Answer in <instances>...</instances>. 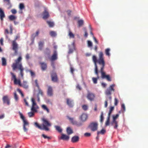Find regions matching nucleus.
Instances as JSON below:
<instances>
[{
	"label": "nucleus",
	"instance_id": "5701e85b",
	"mask_svg": "<svg viewBox=\"0 0 148 148\" xmlns=\"http://www.w3.org/2000/svg\"><path fill=\"white\" fill-rule=\"evenodd\" d=\"M47 95L49 96H51L53 95L52 89L51 87H48L47 90Z\"/></svg>",
	"mask_w": 148,
	"mask_h": 148
},
{
	"label": "nucleus",
	"instance_id": "603ef678",
	"mask_svg": "<svg viewBox=\"0 0 148 148\" xmlns=\"http://www.w3.org/2000/svg\"><path fill=\"white\" fill-rule=\"evenodd\" d=\"M42 136L45 139L47 138L48 139H49L51 138L50 137L47 136L45 135L44 134H42Z\"/></svg>",
	"mask_w": 148,
	"mask_h": 148
},
{
	"label": "nucleus",
	"instance_id": "79ce46f5",
	"mask_svg": "<svg viewBox=\"0 0 148 148\" xmlns=\"http://www.w3.org/2000/svg\"><path fill=\"white\" fill-rule=\"evenodd\" d=\"M119 116V114H117L115 115H113V120L114 121H116V119L118 118V117Z\"/></svg>",
	"mask_w": 148,
	"mask_h": 148
},
{
	"label": "nucleus",
	"instance_id": "37998d69",
	"mask_svg": "<svg viewBox=\"0 0 148 148\" xmlns=\"http://www.w3.org/2000/svg\"><path fill=\"white\" fill-rule=\"evenodd\" d=\"M69 36L70 38H73L74 37V35L70 30L69 32Z\"/></svg>",
	"mask_w": 148,
	"mask_h": 148
},
{
	"label": "nucleus",
	"instance_id": "f257e3e1",
	"mask_svg": "<svg viewBox=\"0 0 148 148\" xmlns=\"http://www.w3.org/2000/svg\"><path fill=\"white\" fill-rule=\"evenodd\" d=\"M99 58L98 60V63L101 66L100 72L101 73V77L103 79L106 78L107 81L110 82L111 81L110 76L106 75L105 72L103 71V69L105 65V62L103 58V54L102 51H100L99 53Z\"/></svg>",
	"mask_w": 148,
	"mask_h": 148
},
{
	"label": "nucleus",
	"instance_id": "4d7b16f0",
	"mask_svg": "<svg viewBox=\"0 0 148 148\" xmlns=\"http://www.w3.org/2000/svg\"><path fill=\"white\" fill-rule=\"evenodd\" d=\"M29 72L30 73L31 75L32 76H34L35 75V73L34 72L31 71H29Z\"/></svg>",
	"mask_w": 148,
	"mask_h": 148
},
{
	"label": "nucleus",
	"instance_id": "b1692460",
	"mask_svg": "<svg viewBox=\"0 0 148 148\" xmlns=\"http://www.w3.org/2000/svg\"><path fill=\"white\" fill-rule=\"evenodd\" d=\"M66 131L68 135H70L73 133V130L70 127H67Z\"/></svg>",
	"mask_w": 148,
	"mask_h": 148
},
{
	"label": "nucleus",
	"instance_id": "49530a36",
	"mask_svg": "<svg viewBox=\"0 0 148 148\" xmlns=\"http://www.w3.org/2000/svg\"><path fill=\"white\" fill-rule=\"evenodd\" d=\"M14 97L16 101H17L18 100V97L16 92H14Z\"/></svg>",
	"mask_w": 148,
	"mask_h": 148
},
{
	"label": "nucleus",
	"instance_id": "20e7f679",
	"mask_svg": "<svg viewBox=\"0 0 148 148\" xmlns=\"http://www.w3.org/2000/svg\"><path fill=\"white\" fill-rule=\"evenodd\" d=\"M92 60L95 66V73L97 76V78L93 77L92 80L94 83L96 84L97 83V79L99 78L98 67L97 64V63L98 62V60H97L96 56L94 55L92 57Z\"/></svg>",
	"mask_w": 148,
	"mask_h": 148
},
{
	"label": "nucleus",
	"instance_id": "6e6552de",
	"mask_svg": "<svg viewBox=\"0 0 148 148\" xmlns=\"http://www.w3.org/2000/svg\"><path fill=\"white\" fill-rule=\"evenodd\" d=\"M31 101L32 102V106L31 108V110L33 112H36L37 111V109L39 108V107L35 102V99L34 98H32L31 99Z\"/></svg>",
	"mask_w": 148,
	"mask_h": 148
},
{
	"label": "nucleus",
	"instance_id": "f8f14e48",
	"mask_svg": "<svg viewBox=\"0 0 148 148\" xmlns=\"http://www.w3.org/2000/svg\"><path fill=\"white\" fill-rule=\"evenodd\" d=\"M52 81L53 82H57L58 81V77L56 73L53 72L51 74Z\"/></svg>",
	"mask_w": 148,
	"mask_h": 148
},
{
	"label": "nucleus",
	"instance_id": "c756f323",
	"mask_svg": "<svg viewBox=\"0 0 148 148\" xmlns=\"http://www.w3.org/2000/svg\"><path fill=\"white\" fill-rule=\"evenodd\" d=\"M47 22L50 27H53L54 26V23L53 22L50 21H47Z\"/></svg>",
	"mask_w": 148,
	"mask_h": 148
},
{
	"label": "nucleus",
	"instance_id": "72a5a7b5",
	"mask_svg": "<svg viewBox=\"0 0 148 148\" xmlns=\"http://www.w3.org/2000/svg\"><path fill=\"white\" fill-rule=\"evenodd\" d=\"M114 107L113 106H112L110 108L108 116H110L111 114L112 113V111L114 110Z\"/></svg>",
	"mask_w": 148,
	"mask_h": 148
},
{
	"label": "nucleus",
	"instance_id": "09e8293b",
	"mask_svg": "<svg viewBox=\"0 0 148 148\" xmlns=\"http://www.w3.org/2000/svg\"><path fill=\"white\" fill-rule=\"evenodd\" d=\"M15 84H18L20 86H21V81L20 80H18L16 79V81L15 83H14Z\"/></svg>",
	"mask_w": 148,
	"mask_h": 148
},
{
	"label": "nucleus",
	"instance_id": "69168bd1",
	"mask_svg": "<svg viewBox=\"0 0 148 148\" xmlns=\"http://www.w3.org/2000/svg\"><path fill=\"white\" fill-rule=\"evenodd\" d=\"M121 107L123 109L124 111H125V108L124 104H123L121 105Z\"/></svg>",
	"mask_w": 148,
	"mask_h": 148
},
{
	"label": "nucleus",
	"instance_id": "9d476101",
	"mask_svg": "<svg viewBox=\"0 0 148 148\" xmlns=\"http://www.w3.org/2000/svg\"><path fill=\"white\" fill-rule=\"evenodd\" d=\"M18 45L15 40H13L12 42V49L14 51V54L16 55L18 53Z\"/></svg>",
	"mask_w": 148,
	"mask_h": 148
},
{
	"label": "nucleus",
	"instance_id": "a211bd4d",
	"mask_svg": "<svg viewBox=\"0 0 148 148\" xmlns=\"http://www.w3.org/2000/svg\"><path fill=\"white\" fill-rule=\"evenodd\" d=\"M79 136H75L72 138L71 141L73 143H75L77 142L79 140Z\"/></svg>",
	"mask_w": 148,
	"mask_h": 148
},
{
	"label": "nucleus",
	"instance_id": "aec40b11",
	"mask_svg": "<svg viewBox=\"0 0 148 148\" xmlns=\"http://www.w3.org/2000/svg\"><path fill=\"white\" fill-rule=\"evenodd\" d=\"M57 51H54L53 52V54L52 56L51 60H54L57 59Z\"/></svg>",
	"mask_w": 148,
	"mask_h": 148
},
{
	"label": "nucleus",
	"instance_id": "a878e982",
	"mask_svg": "<svg viewBox=\"0 0 148 148\" xmlns=\"http://www.w3.org/2000/svg\"><path fill=\"white\" fill-rule=\"evenodd\" d=\"M110 49L109 48H107L105 50V53L106 55L108 57H110Z\"/></svg>",
	"mask_w": 148,
	"mask_h": 148
},
{
	"label": "nucleus",
	"instance_id": "473e14b6",
	"mask_svg": "<svg viewBox=\"0 0 148 148\" xmlns=\"http://www.w3.org/2000/svg\"><path fill=\"white\" fill-rule=\"evenodd\" d=\"M79 27L82 26L84 23V21L82 20H78L77 22Z\"/></svg>",
	"mask_w": 148,
	"mask_h": 148
},
{
	"label": "nucleus",
	"instance_id": "a18cd8bd",
	"mask_svg": "<svg viewBox=\"0 0 148 148\" xmlns=\"http://www.w3.org/2000/svg\"><path fill=\"white\" fill-rule=\"evenodd\" d=\"M82 107L83 109L85 111H86L88 109V106L86 105H84Z\"/></svg>",
	"mask_w": 148,
	"mask_h": 148
},
{
	"label": "nucleus",
	"instance_id": "052dcab7",
	"mask_svg": "<svg viewBox=\"0 0 148 148\" xmlns=\"http://www.w3.org/2000/svg\"><path fill=\"white\" fill-rule=\"evenodd\" d=\"M30 58L29 55L28 53H27L26 55L25 56V58L26 60H29Z\"/></svg>",
	"mask_w": 148,
	"mask_h": 148
},
{
	"label": "nucleus",
	"instance_id": "1a4fd4ad",
	"mask_svg": "<svg viewBox=\"0 0 148 148\" xmlns=\"http://www.w3.org/2000/svg\"><path fill=\"white\" fill-rule=\"evenodd\" d=\"M67 117L73 125H75L77 127H79L82 125V123L81 122H78L74 120L73 118H70L69 116H68Z\"/></svg>",
	"mask_w": 148,
	"mask_h": 148
},
{
	"label": "nucleus",
	"instance_id": "f3484780",
	"mask_svg": "<svg viewBox=\"0 0 148 148\" xmlns=\"http://www.w3.org/2000/svg\"><path fill=\"white\" fill-rule=\"evenodd\" d=\"M69 138V136L63 134H61V136L60 138L61 139L63 140H68Z\"/></svg>",
	"mask_w": 148,
	"mask_h": 148
},
{
	"label": "nucleus",
	"instance_id": "2eb2a0df",
	"mask_svg": "<svg viewBox=\"0 0 148 148\" xmlns=\"http://www.w3.org/2000/svg\"><path fill=\"white\" fill-rule=\"evenodd\" d=\"M88 118V116L86 114L83 113L80 117V120L82 121H85Z\"/></svg>",
	"mask_w": 148,
	"mask_h": 148
},
{
	"label": "nucleus",
	"instance_id": "3c124183",
	"mask_svg": "<svg viewBox=\"0 0 148 148\" xmlns=\"http://www.w3.org/2000/svg\"><path fill=\"white\" fill-rule=\"evenodd\" d=\"M38 88V95L40 94L41 95H43V93L42 91L40 89V88Z\"/></svg>",
	"mask_w": 148,
	"mask_h": 148
},
{
	"label": "nucleus",
	"instance_id": "8fccbe9b",
	"mask_svg": "<svg viewBox=\"0 0 148 148\" xmlns=\"http://www.w3.org/2000/svg\"><path fill=\"white\" fill-rule=\"evenodd\" d=\"M114 105L115 106H117L119 102L118 100L116 98H115L114 99Z\"/></svg>",
	"mask_w": 148,
	"mask_h": 148
},
{
	"label": "nucleus",
	"instance_id": "0e129e2a",
	"mask_svg": "<svg viewBox=\"0 0 148 148\" xmlns=\"http://www.w3.org/2000/svg\"><path fill=\"white\" fill-rule=\"evenodd\" d=\"M9 32H8V30L7 29H5V30L4 34L5 35L8 34Z\"/></svg>",
	"mask_w": 148,
	"mask_h": 148
},
{
	"label": "nucleus",
	"instance_id": "de8ad7c7",
	"mask_svg": "<svg viewBox=\"0 0 148 148\" xmlns=\"http://www.w3.org/2000/svg\"><path fill=\"white\" fill-rule=\"evenodd\" d=\"M88 46L89 47H92V43L89 40L87 41Z\"/></svg>",
	"mask_w": 148,
	"mask_h": 148
},
{
	"label": "nucleus",
	"instance_id": "338daca9",
	"mask_svg": "<svg viewBox=\"0 0 148 148\" xmlns=\"http://www.w3.org/2000/svg\"><path fill=\"white\" fill-rule=\"evenodd\" d=\"M88 36V34L87 32V31L85 30V34H84V36L85 37H87Z\"/></svg>",
	"mask_w": 148,
	"mask_h": 148
},
{
	"label": "nucleus",
	"instance_id": "58836bf2",
	"mask_svg": "<svg viewBox=\"0 0 148 148\" xmlns=\"http://www.w3.org/2000/svg\"><path fill=\"white\" fill-rule=\"evenodd\" d=\"M9 18L10 20L13 21L14 20L16 19V17L14 15H11L9 16Z\"/></svg>",
	"mask_w": 148,
	"mask_h": 148
},
{
	"label": "nucleus",
	"instance_id": "e2e57ef3",
	"mask_svg": "<svg viewBox=\"0 0 148 148\" xmlns=\"http://www.w3.org/2000/svg\"><path fill=\"white\" fill-rule=\"evenodd\" d=\"M76 88L77 89H78L79 90H81L82 89L81 86L79 84L77 85L76 86Z\"/></svg>",
	"mask_w": 148,
	"mask_h": 148
},
{
	"label": "nucleus",
	"instance_id": "a19ab883",
	"mask_svg": "<svg viewBox=\"0 0 148 148\" xmlns=\"http://www.w3.org/2000/svg\"><path fill=\"white\" fill-rule=\"evenodd\" d=\"M106 132V130L104 129H102L100 131H98L97 133V135L99 134H104Z\"/></svg>",
	"mask_w": 148,
	"mask_h": 148
},
{
	"label": "nucleus",
	"instance_id": "13d9d810",
	"mask_svg": "<svg viewBox=\"0 0 148 148\" xmlns=\"http://www.w3.org/2000/svg\"><path fill=\"white\" fill-rule=\"evenodd\" d=\"M12 13L14 14H16L17 13V11L15 9H13L11 10Z\"/></svg>",
	"mask_w": 148,
	"mask_h": 148
},
{
	"label": "nucleus",
	"instance_id": "6ab92c4d",
	"mask_svg": "<svg viewBox=\"0 0 148 148\" xmlns=\"http://www.w3.org/2000/svg\"><path fill=\"white\" fill-rule=\"evenodd\" d=\"M40 64L41 65V67L42 71L45 70L47 69V64L45 62H40Z\"/></svg>",
	"mask_w": 148,
	"mask_h": 148
},
{
	"label": "nucleus",
	"instance_id": "f03ea898",
	"mask_svg": "<svg viewBox=\"0 0 148 148\" xmlns=\"http://www.w3.org/2000/svg\"><path fill=\"white\" fill-rule=\"evenodd\" d=\"M22 60V57L21 56H19L15 60V63H13L12 65V67L14 71L18 69L20 71L19 75L21 76V77L23 78L24 68L21 62Z\"/></svg>",
	"mask_w": 148,
	"mask_h": 148
},
{
	"label": "nucleus",
	"instance_id": "774afa93",
	"mask_svg": "<svg viewBox=\"0 0 148 148\" xmlns=\"http://www.w3.org/2000/svg\"><path fill=\"white\" fill-rule=\"evenodd\" d=\"M3 38H1L0 39V43L1 45H3Z\"/></svg>",
	"mask_w": 148,
	"mask_h": 148
},
{
	"label": "nucleus",
	"instance_id": "4be33fe9",
	"mask_svg": "<svg viewBox=\"0 0 148 148\" xmlns=\"http://www.w3.org/2000/svg\"><path fill=\"white\" fill-rule=\"evenodd\" d=\"M5 17V15L3 11L1 8H0V18L2 21L3 18Z\"/></svg>",
	"mask_w": 148,
	"mask_h": 148
},
{
	"label": "nucleus",
	"instance_id": "dca6fc26",
	"mask_svg": "<svg viewBox=\"0 0 148 148\" xmlns=\"http://www.w3.org/2000/svg\"><path fill=\"white\" fill-rule=\"evenodd\" d=\"M66 100L67 104L68 106L71 108L73 107V101L69 98L66 99Z\"/></svg>",
	"mask_w": 148,
	"mask_h": 148
},
{
	"label": "nucleus",
	"instance_id": "0eeeda50",
	"mask_svg": "<svg viewBox=\"0 0 148 148\" xmlns=\"http://www.w3.org/2000/svg\"><path fill=\"white\" fill-rule=\"evenodd\" d=\"M114 84H112L110 85L105 91V94L107 95H111V92L114 91V88L115 86Z\"/></svg>",
	"mask_w": 148,
	"mask_h": 148
},
{
	"label": "nucleus",
	"instance_id": "cd10ccee",
	"mask_svg": "<svg viewBox=\"0 0 148 148\" xmlns=\"http://www.w3.org/2000/svg\"><path fill=\"white\" fill-rule=\"evenodd\" d=\"M21 86H22L24 88L27 89L28 88V85L27 84V82L26 81H23L22 84H21Z\"/></svg>",
	"mask_w": 148,
	"mask_h": 148
},
{
	"label": "nucleus",
	"instance_id": "ddd939ff",
	"mask_svg": "<svg viewBox=\"0 0 148 148\" xmlns=\"http://www.w3.org/2000/svg\"><path fill=\"white\" fill-rule=\"evenodd\" d=\"M2 99L3 103H7V104L8 105L10 104V100L8 96H4L3 97Z\"/></svg>",
	"mask_w": 148,
	"mask_h": 148
},
{
	"label": "nucleus",
	"instance_id": "864d4df0",
	"mask_svg": "<svg viewBox=\"0 0 148 148\" xmlns=\"http://www.w3.org/2000/svg\"><path fill=\"white\" fill-rule=\"evenodd\" d=\"M28 114L29 117H32L34 115V113L33 112H28Z\"/></svg>",
	"mask_w": 148,
	"mask_h": 148
},
{
	"label": "nucleus",
	"instance_id": "9b49d317",
	"mask_svg": "<svg viewBox=\"0 0 148 148\" xmlns=\"http://www.w3.org/2000/svg\"><path fill=\"white\" fill-rule=\"evenodd\" d=\"M86 97L90 101H92L94 100L95 95L94 93L88 92L87 94Z\"/></svg>",
	"mask_w": 148,
	"mask_h": 148
},
{
	"label": "nucleus",
	"instance_id": "c9c22d12",
	"mask_svg": "<svg viewBox=\"0 0 148 148\" xmlns=\"http://www.w3.org/2000/svg\"><path fill=\"white\" fill-rule=\"evenodd\" d=\"M110 118V116H108L107 120L105 123L106 126H107L109 125Z\"/></svg>",
	"mask_w": 148,
	"mask_h": 148
},
{
	"label": "nucleus",
	"instance_id": "4c0bfd02",
	"mask_svg": "<svg viewBox=\"0 0 148 148\" xmlns=\"http://www.w3.org/2000/svg\"><path fill=\"white\" fill-rule=\"evenodd\" d=\"M50 34L52 37H55L57 35L56 32L53 31L50 32Z\"/></svg>",
	"mask_w": 148,
	"mask_h": 148
},
{
	"label": "nucleus",
	"instance_id": "4468645a",
	"mask_svg": "<svg viewBox=\"0 0 148 148\" xmlns=\"http://www.w3.org/2000/svg\"><path fill=\"white\" fill-rule=\"evenodd\" d=\"M75 49L74 43H73L71 45H69V51L68 53L70 54L73 52Z\"/></svg>",
	"mask_w": 148,
	"mask_h": 148
},
{
	"label": "nucleus",
	"instance_id": "f704fd0d",
	"mask_svg": "<svg viewBox=\"0 0 148 148\" xmlns=\"http://www.w3.org/2000/svg\"><path fill=\"white\" fill-rule=\"evenodd\" d=\"M10 74L11 75H12V80L13 79H14V83H15L16 81V77L15 75H14V74L13 73H12V72H11L10 73Z\"/></svg>",
	"mask_w": 148,
	"mask_h": 148
},
{
	"label": "nucleus",
	"instance_id": "412c9836",
	"mask_svg": "<svg viewBox=\"0 0 148 148\" xmlns=\"http://www.w3.org/2000/svg\"><path fill=\"white\" fill-rule=\"evenodd\" d=\"M49 16L48 12L46 10H45L43 12V18L44 19H46L49 17Z\"/></svg>",
	"mask_w": 148,
	"mask_h": 148
},
{
	"label": "nucleus",
	"instance_id": "c03bdc74",
	"mask_svg": "<svg viewBox=\"0 0 148 148\" xmlns=\"http://www.w3.org/2000/svg\"><path fill=\"white\" fill-rule=\"evenodd\" d=\"M25 8L24 4L23 3H20L19 4V8L21 10H22Z\"/></svg>",
	"mask_w": 148,
	"mask_h": 148
},
{
	"label": "nucleus",
	"instance_id": "bb28decb",
	"mask_svg": "<svg viewBox=\"0 0 148 148\" xmlns=\"http://www.w3.org/2000/svg\"><path fill=\"white\" fill-rule=\"evenodd\" d=\"M111 124L112 125H114V124L115 125L114 126V128L115 129H116L118 126V122L116 121H112V122L111 123Z\"/></svg>",
	"mask_w": 148,
	"mask_h": 148
},
{
	"label": "nucleus",
	"instance_id": "680f3d73",
	"mask_svg": "<svg viewBox=\"0 0 148 148\" xmlns=\"http://www.w3.org/2000/svg\"><path fill=\"white\" fill-rule=\"evenodd\" d=\"M24 101L25 103V105L27 106H29L28 103L25 99H24Z\"/></svg>",
	"mask_w": 148,
	"mask_h": 148
},
{
	"label": "nucleus",
	"instance_id": "2f4dec72",
	"mask_svg": "<svg viewBox=\"0 0 148 148\" xmlns=\"http://www.w3.org/2000/svg\"><path fill=\"white\" fill-rule=\"evenodd\" d=\"M2 66H5L6 65V60L3 57L2 58Z\"/></svg>",
	"mask_w": 148,
	"mask_h": 148
},
{
	"label": "nucleus",
	"instance_id": "7ed1b4c3",
	"mask_svg": "<svg viewBox=\"0 0 148 148\" xmlns=\"http://www.w3.org/2000/svg\"><path fill=\"white\" fill-rule=\"evenodd\" d=\"M42 125L43 127L36 122L35 123V125L36 127L40 130H45L47 131H49V129L48 127L51 126V123L47 119L44 118L42 119Z\"/></svg>",
	"mask_w": 148,
	"mask_h": 148
},
{
	"label": "nucleus",
	"instance_id": "c85d7f7f",
	"mask_svg": "<svg viewBox=\"0 0 148 148\" xmlns=\"http://www.w3.org/2000/svg\"><path fill=\"white\" fill-rule=\"evenodd\" d=\"M104 118L103 116V112H101V114L100 117V121L101 123H102L103 122Z\"/></svg>",
	"mask_w": 148,
	"mask_h": 148
},
{
	"label": "nucleus",
	"instance_id": "e433bc0d",
	"mask_svg": "<svg viewBox=\"0 0 148 148\" xmlns=\"http://www.w3.org/2000/svg\"><path fill=\"white\" fill-rule=\"evenodd\" d=\"M42 108L44 110H46L47 113L49 112V110L47 108V106L45 105H43L42 106Z\"/></svg>",
	"mask_w": 148,
	"mask_h": 148
},
{
	"label": "nucleus",
	"instance_id": "423d86ee",
	"mask_svg": "<svg viewBox=\"0 0 148 148\" xmlns=\"http://www.w3.org/2000/svg\"><path fill=\"white\" fill-rule=\"evenodd\" d=\"M19 114L20 116V118L22 120L23 122V129L24 131L26 132L27 131V129L26 127V126L29 125V123L25 119L24 116H23L22 114L20 112H19Z\"/></svg>",
	"mask_w": 148,
	"mask_h": 148
},
{
	"label": "nucleus",
	"instance_id": "39448f33",
	"mask_svg": "<svg viewBox=\"0 0 148 148\" xmlns=\"http://www.w3.org/2000/svg\"><path fill=\"white\" fill-rule=\"evenodd\" d=\"M98 124L97 122H93L90 123L88 126V127L92 131L95 132L97 130Z\"/></svg>",
	"mask_w": 148,
	"mask_h": 148
},
{
	"label": "nucleus",
	"instance_id": "5fc2aeb1",
	"mask_svg": "<svg viewBox=\"0 0 148 148\" xmlns=\"http://www.w3.org/2000/svg\"><path fill=\"white\" fill-rule=\"evenodd\" d=\"M84 135L86 137H89L90 136L91 134L90 133L87 132L84 134Z\"/></svg>",
	"mask_w": 148,
	"mask_h": 148
},
{
	"label": "nucleus",
	"instance_id": "6e6d98bb",
	"mask_svg": "<svg viewBox=\"0 0 148 148\" xmlns=\"http://www.w3.org/2000/svg\"><path fill=\"white\" fill-rule=\"evenodd\" d=\"M35 83L36 85V86L38 88H40L38 82V80L37 79H36L35 80Z\"/></svg>",
	"mask_w": 148,
	"mask_h": 148
},
{
	"label": "nucleus",
	"instance_id": "bf43d9fd",
	"mask_svg": "<svg viewBox=\"0 0 148 148\" xmlns=\"http://www.w3.org/2000/svg\"><path fill=\"white\" fill-rule=\"evenodd\" d=\"M18 91L20 93V94H21L22 97H24V95L23 93V92L21 91V90L20 89H18Z\"/></svg>",
	"mask_w": 148,
	"mask_h": 148
},
{
	"label": "nucleus",
	"instance_id": "ea45409f",
	"mask_svg": "<svg viewBox=\"0 0 148 148\" xmlns=\"http://www.w3.org/2000/svg\"><path fill=\"white\" fill-rule=\"evenodd\" d=\"M39 34V31L38 30L36 32L35 34H32V37L34 39L37 36H38Z\"/></svg>",
	"mask_w": 148,
	"mask_h": 148
},
{
	"label": "nucleus",
	"instance_id": "7c9ffc66",
	"mask_svg": "<svg viewBox=\"0 0 148 148\" xmlns=\"http://www.w3.org/2000/svg\"><path fill=\"white\" fill-rule=\"evenodd\" d=\"M54 127L55 128L56 130H57L59 132L61 133L62 131V130L60 126H55Z\"/></svg>",
	"mask_w": 148,
	"mask_h": 148
},
{
	"label": "nucleus",
	"instance_id": "393cba45",
	"mask_svg": "<svg viewBox=\"0 0 148 148\" xmlns=\"http://www.w3.org/2000/svg\"><path fill=\"white\" fill-rule=\"evenodd\" d=\"M44 42H43L40 41L38 43L39 49L41 50L43 48Z\"/></svg>",
	"mask_w": 148,
	"mask_h": 148
}]
</instances>
